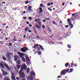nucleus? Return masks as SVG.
<instances>
[{"label": "nucleus", "instance_id": "nucleus-1", "mask_svg": "<svg viewBox=\"0 0 80 80\" xmlns=\"http://www.w3.org/2000/svg\"><path fill=\"white\" fill-rule=\"evenodd\" d=\"M27 67L25 63H23L22 65V66L21 70L19 72V75H20L21 73H22V72L23 71V69L25 70H26V69H27Z\"/></svg>", "mask_w": 80, "mask_h": 80}, {"label": "nucleus", "instance_id": "nucleus-2", "mask_svg": "<svg viewBox=\"0 0 80 80\" xmlns=\"http://www.w3.org/2000/svg\"><path fill=\"white\" fill-rule=\"evenodd\" d=\"M19 58H19V57L18 56L16 55L14 57V60L15 61H17V63L18 65H19V64H20L21 62L20 61V60L18 61L19 60Z\"/></svg>", "mask_w": 80, "mask_h": 80}, {"label": "nucleus", "instance_id": "nucleus-3", "mask_svg": "<svg viewBox=\"0 0 80 80\" xmlns=\"http://www.w3.org/2000/svg\"><path fill=\"white\" fill-rule=\"evenodd\" d=\"M31 76V77L28 76V80H33V77L32 76H35V72L33 71H31L30 72Z\"/></svg>", "mask_w": 80, "mask_h": 80}, {"label": "nucleus", "instance_id": "nucleus-4", "mask_svg": "<svg viewBox=\"0 0 80 80\" xmlns=\"http://www.w3.org/2000/svg\"><path fill=\"white\" fill-rule=\"evenodd\" d=\"M26 50H28V49L26 47H24L21 49V51L23 53L25 52Z\"/></svg>", "mask_w": 80, "mask_h": 80}, {"label": "nucleus", "instance_id": "nucleus-5", "mask_svg": "<svg viewBox=\"0 0 80 80\" xmlns=\"http://www.w3.org/2000/svg\"><path fill=\"white\" fill-rule=\"evenodd\" d=\"M3 64L8 70H10V67H9L8 64L5 63V62H3Z\"/></svg>", "mask_w": 80, "mask_h": 80}, {"label": "nucleus", "instance_id": "nucleus-6", "mask_svg": "<svg viewBox=\"0 0 80 80\" xmlns=\"http://www.w3.org/2000/svg\"><path fill=\"white\" fill-rule=\"evenodd\" d=\"M1 70L2 72V73L4 76H5L6 75H7V74H8L7 72L6 71H5L3 69H1Z\"/></svg>", "mask_w": 80, "mask_h": 80}, {"label": "nucleus", "instance_id": "nucleus-7", "mask_svg": "<svg viewBox=\"0 0 80 80\" xmlns=\"http://www.w3.org/2000/svg\"><path fill=\"white\" fill-rule=\"evenodd\" d=\"M11 78L12 80H15V73H11Z\"/></svg>", "mask_w": 80, "mask_h": 80}, {"label": "nucleus", "instance_id": "nucleus-8", "mask_svg": "<svg viewBox=\"0 0 80 80\" xmlns=\"http://www.w3.org/2000/svg\"><path fill=\"white\" fill-rule=\"evenodd\" d=\"M18 55H19V56L21 58H23V55H24V53L18 52Z\"/></svg>", "mask_w": 80, "mask_h": 80}, {"label": "nucleus", "instance_id": "nucleus-9", "mask_svg": "<svg viewBox=\"0 0 80 80\" xmlns=\"http://www.w3.org/2000/svg\"><path fill=\"white\" fill-rule=\"evenodd\" d=\"M6 56L8 58V60H10V53L8 52H7Z\"/></svg>", "mask_w": 80, "mask_h": 80}, {"label": "nucleus", "instance_id": "nucleus-10", "mask_svg": "<svg viewBox=\"0 0 80 80\" xmlns=\"http://www.w3.org/2000/svg\"><path fill=\"white\" fill-rule=\"evenodd\" d=\"M20 76L21 78H23V77H25V74H24V73L23 72H22L21 73Z\"/></svg>", "mask_w": 80, "mask_h": 80}, {"label": "nucleus", "instance_id": "nucleus-11", "mask_svg": "<svg viewBox=\"0 0 80 80\" xmlns=\"http://www.w3.org/2000/svg\"><path fill=\"white\" fill-rule=\"evenodd\" d=\"M25 57L27 62H30V58H29L27 56H26Z\"/></svg>", "mask_w": 80, "mask_h": 80}, {"label": "nucleus", "instance_id": "nucleus-12", "mask_svg": "<svg viewBox=\"0 0 80 80\" xmlns=\"http://www.w3.org/2000/svg\"><path fill=\"white\" fill-rule=\"evenodd\" d=\"M65 72H66V71L65 70L62 71L61 73V75L62 74L63 75H64L65 74Z\"/></svg>", "mask_w": 80, "mask_h": 80}, {"label": "nucleus", "instance_id": "nucleus-13", "mask_svg": "<svg viewBox=\"0 0 80 80\" xmlns=\"http://www.w3.org/2000/svg\"><path fill=\"white\" fill-rule=\"evenodd\" d=\"M35 27H36V28H38V29L39 30H40V26H38V25L36 24L35 25Z\"/></svg>", "mask_w": 80, "mask_h": 80}, {"label": "nucleus", "instance_id": "nucleus-14", "mask_svg": "<svg viewBox=\"0 0 80 80\" xmlns=\"http://www.w3.org/2000/svg\"><path fill=\"white\" fill-rule=\"evenodd\" d=\"M0 66L2 67V68L5 69V66H4V65H3L2 63H0Z\"/></svg>", "mask_w": 80, "mask_h": 80}, {"label": "nucleus", "instance_id": "nucleus-15", "mask_svg": "<svg viewBox=\"0 0 80 80\" xmlns=\"http://www.w3.org/2000/svg\"><path fill=\"white\" fill-rule=\"evenodd\" d=\"M38 24H39V26H40V27H42V22L41 21H38Z\"/></svg>", "mask_w": 80, "mask_h": 80}, {"label": "nucleus", "instance_id": "nucleus-16", "mask_svg": "<svg viewBox=\"0 0 80 80\" xmlns=\"http://www.w3.org/2000/svg\"><path fill=\"white\" fill-rule=\"evenodd\" d=\"M69 25L71 26V28H73V24H71V22H69Z\"/></svg>", "mask_w": 80, "mask_h": 80}, {"label": "nucleus", "instance_id": "nucleus-17", "mask_svg": "<svg viewBox=\"0 0 80 80\" xmlns=\"http://www.w3.org/2000/svg\"><path fill=\"white\" fill-rule=\"evenodd\" d=\"M39 47L41 48V49L42 50V51H44V49L43 48V47L42 46L39 45Z\"/></svg>", "mask_w": 80, "mask_h": 80}, {"label": "nucleus", "instance_id": "nucleus-18", "mask_svg": "<svg viewBox=\"0 0 80 80\" xmlns=\"http://www.w3.org/2000/svg\"><path fill=\"white\" fill-rule=\"evenodd\" d=\"M28 28L27 27L25 29V31L26 32H27V31H28Z\"/></svg>", "mask_w": 80, "mask_h": 80}, {"label": "nucleus", "instance_id": "nucleus-19", "mask_svg": "<svg viewBox=\"0 0 80 80\" xmlns=\"http://www.w3.org/2000/svg\"><path fill=\"white\" fill-rule=\"evenodd\" d=\"M70 65V63H69L68 62H67L65 66L66 67H67L68 66V65Z\"/></svg>", "mask_w": 80, "mask_h": 80}, {"label": "nucleus", "instance_id": "nucleus-20", "mask_svg": "<svg viewBox=\"0 0 80 80\" xmlns=\"http://www.w3.org/2000/svg\"><path fill=\"white\" fill-rule=\"evenodd\" d=\"M27 72L28 73H29L30 72V69L29 68H28Z\"/></svg>", "mask_w": 80, "mask_h": 80}, {"label": "nucleus", "instance_id": "nucleus-21", "mask_svg": "<svg viewBox=\"0 0 80 80\" xmlns=\"http://www.w3.org/2000/svg\"><path fill=\"white\" fill-rule=\"evenodd\" d=\"M28 9L30 10V11H32V7L31 6H29L28 7Z\"/></svg>", "mask_w": 80, "mask_h": 80}, {"label": "nucleus", "instance_id": "nucleus-22", "mask_svg": "<svg viewBox=\"0 0 80 80\" xmlns=\"http://www.w3.org/2000/svg\"><path fill=\"white\" fill-rule=\"evenodd\" d=\"M39 9L40 12H43V10H42V8H39Z\"/></svg>", "mask_w": 80, "mask_h": 80}, {"label": "nucleus", "instance_id": "nucleus-23", "mask_svg": "<svg viewBox=\"0 0 80 80\" xmlns=\"http://www.w3.org/2000/svg\"><path fill=\"white\" fill-rule=\"evenodd\" d=\"M2 58L3 60H5V61H6V60H7V59H6V58H5V57L4 56H3L2 57Z\"/></svg>", "mask_w": 80, "mask_h": 80}, {"label": "nucleus", "instance_id": "nucleus-24", "mask_svg": "<svg viewBox=\"0 0 80 80\" xmlns=\"http://www.w3.org/2000/svg\"><path fill=\"white\" fill-rule=\"evenodd\" d=\"M22 60L24 62H25V58L24 57H23L22 58Z\"/></svg>", "mask_w": 80, "mask_h": 80}, {"label": "nucleus", "instance_id": "nucleus-25", "mask_svg": "<svg viewBox=\"0 0 80 80\" xmlns=\"http://www.w3.org/2000/svg\"><path fill=\"white\" fill-rule=\"evenodd\" d=\"M40 7H44V5L42 3H41L40 5Z\"/></svg>", "mask_w": 80, "mask_h": 80}, {"label": "nucleus", "instance_id": "nucleus-26", "mask_svg": "<svg viewBox=\"0 0 80 80\" xmlns=\"http://www.w3.org/2000/svg\"><path fill=\"white\" fill-rule=\"evenodd\" d=\"M12 46V43L11 42H9L8 45V47H11Z\"/></svg>", "mask_w": 80, "mask_h": 80}, {"label": "nucleus", "instance_id": "nucleus-27", "mask_svg": "<svg viewBox=\"0 0 80 80\" xmlns=\"http://www.w3.org/2000/svg\"><path fill=\"white\" fill-rule=\"evenodd\" d=\"M38 44H37L36 46H34V48H35V49H36V47H38Z\"/></svg>", "mask_w": 80, "mask_h": 80}, {"label": "nucleus", "instance_id": "nucleus-28", "mask_svg": "<svg viewBox=\"0 0 80 80\" xmlns=\"http://www.w3.org/2000/svg\"><path fill=\"white\" fill-rule=\"evenodd\" d=\"M30 20H32V17H30L28 18Z\"/></svg>", "mask_w": 80, "mask_h": 80}, {"label": "nucleus", "instance_id": "nucleus-29", "mask_svg": "<svg viewBox=\"0 0 80 80\" xmlns=\"http://www.w3.org/2000/svg\"><path fill=\"white\" fill-rule=\"evenodd\" d=\"M42 28H43V29H45V25H42Z\"/></svg>", "mask_w": 80, "mask_h": 80}, {"label": "nucleus", "instance_id": "nucleus-30", "mask_svg": "<svg viewBox=\"0 0 80 80\" xmlns=\"http://www.w3.org/2000/svg\"><path fill=\"white\" fill-rule=\"evenodd\" d=\"M17 67L18 68H20V66L19 65H17Z\"/></svg>", "mask_w": 80, "mask_h": 80}, {"label": "nucleus", "instance_id": "nucleus-31", "mask_svg": "<svg viewBox=\"0 0 80 80\" xmlns=\"http://www.w3.org/2000/svg\"><path fill=\"white\" fill-rule=\"evenodd\" d=\"M4 80H10L9 78H4Z\"/></svg>", "mask_w": 80, "mask_h": 80}, {"label": "nucleus", "instance_id": "nucleus-32", "mask_svg": "<svg viewBox=\"0 0 80 80\" xmlns=\"http://www.w3.org/2000/svg\"><path fill=\"white\" fill-rule=\"evenodd\" d=\"M73 70V69H71L70 70L69 72H72Z\"/></svg>", "mask_w": 80, "mask_h": 80}, {"label": "nucleus", "instance_id": "nucleus-33", "mask_svg": "<svg viewBox=\"0 0 80 80\" xmlns=\"http://www.w3.org/2000/svg\"><path fill=\"white\" fill-rule=\"evenodd\" d=\"M36 37L37 39H40V37L38 36H36Z\"/></svg>", "mask_w": 80, "mask_h": 80}, {"label": "nucleus", "instance_id": "nucleus-34", "mask_svg": "<svg viewBox=\"0 0 80 80\" xmlns=\"http://www.w3.org/2000/svg\"><path fill=\"white\" fill-rule=\"evenodd\" d=\"M14 38H13V40L14 41H17V40H16V38L15 37H14Z\"/></svg>", "mask_w": 80, "mask_h": 80}, {"label": "nucleus", "instance_id": "nucleus-35", "mask_svg": "<svg viewBox=\"0 0 80 80\" xmlns=\"http://www.w3.org/2000/svg\"><path fill=\"white\" fill-rule=\"evenodd\" d=\"M36 48H37V50H40V47H36Z\"/></svg>", "mask_w": 80, "mask_h": 80}, {"label": "nucleus", "instance_id": "nucleus-36", "mask_svg": "<svg viewBox=\"0 0 80 80\" xmlns=\"http://www.w3.org/2000/svg\"><path fill=\"white\" fill-rule=\"evenodd\" d=\"M68 47L69 48H71V46H70V45H68Z\"/></svg>", "mask_w": 80, "mask_h": 80}, {"label": "nucleus", "instance_id": "nucleus-37", "mask_svg": "<svg viewBox=\"0 0 80 80\" xmlns=\"http://www.w3.org/2000/svg\"><path fill=\"white\" fill-rule=\"evenodd\" d=\"M0 43L1 44H3V42L2 41H0Z\"/></svg>", "mask_w": 80, "mask_h": 80}, {"label": "nucleus", "instance_id": "nucleus-38", "mask_svg": "<svg viewBox=\"0 0 80 80\" xmlns=\"http://www.w3.org/2000/svg\"><path fill=\"white\" fill-rule=\"evenodd\" d=\"M68 22H71V21L70 19H68Z\"/></svg>", "mask_w": 80, "mask_h": 80}, {"label": "nucleus", "instance_id": "nucleus-39", "mask_svg": "<svg viewBox=\"0 0 80 80\" xmlns=\"http://www.w3.org/2000/svg\"><path fill=\"white\" fill-rule=\"evenodd\" d=\"M72 15H73V17L74 16H75V13H72Z\"/></svg>", "mask_w": 80, "mask_h": 80}, {"label": "nucleus", "instance_id": "nucleus-40", "mask_svg": "<svg viewBox=\"0 0 80 80\" xmlns=\"http://www.w3.org/2000/svg\"><path fill=\"white\" fill-rule=\"evenodd\" d=\"M16 78L17 80H19V78H18V77H16Z\"/></svg>", "mask_w": 80, "mask_h": 80}, {"label": "nucleus", "instance_id": "nucleus-41", "mask_svg": "<svg viewBox=\"0 0 80 80\" xmlns=\"http://www.w3.org/2000/svg\"><path fill=\"white\" fill-rule=\"evenodd\" d=\"M28 1H26V4H28Z\"/></svg>", "mask_w": 80, "mask_h": 80}, {"label": "nucleus", "instance_id": "nucleus-42", "mask_svg": "<svg viewBox=\"0 0 80 80\" xmlns=\"http://www.w3.org/2000/svg\"><path fill=\"white\" fill-rule=\"evenodd\" d=\"M48 10H50V11H51V12H52V9L49 8H48Z\"/></svg>", "mask_w": 80, "mask_h": 80}, {"label": "nucleus", "instance_id": "nucleus-43", "mask_svg": "<svg viewBox=\"0 0 80 80\" xmlns=\"http://www.w3.org/2000/svg\"><path fill=\"white\" fill-rule=\"evenodd\" d=\"M42 22H46V20H45V19H43L42 20Z\"/></svg>", "mask_w": 80, "mask_h": 80}, {"label": "nucleus", "instance_id": "nucleus-44", "mask_svg": "<svg viewBox=\"0 0 80 80\" xmlns=\"http://www.w3.org/2000/svg\"><path fill=\"white\" fill-rule=\"evenodd\" d=\"M32 26V25L31 24H30L29 25V27H31Z\"/></svg>", "mask_w": 80, "mask_h": 80}, {"label": "nucleus", "instance_id": "nucleus-45", "mask_svg": "<svg viewBox=\"0 0 80 80\" xmlns=\"http://www.w3.org/2000/svg\"><path fill=\"white\" fill-rule=\"evenodd\" d=\"M28 31L30 33H31V32H32V30H29Z\"/></svg>", "mask_w": 80, "mask_h": 80}, {"label": "nucleus", "instance_id": "nucleus-46", "mask_svg": "<svg viewBox=\"0 0 80 80\" xmlns=\"http://www.w3.org/2000/svg\"><path fill=\"white\" fill-rule=\"evenodd\" d=\"M62 76H58V78H61Z\"/></svg>", "mask_w": 80, "mask_h": 80}, {"label": "nucleus", "instance_id": "nucleus-47", "mask_svg": "<svg viewBox=\"0 0 80 80\" xmlns=\"http://www.w3.org/2000/svg\"><path fill=\"white\" fill-rule=\"evenodd\" d=\"M65 27H66V28H68V26L66 25V26H65Z\"/></svg>", "mask_w": 80, "mask_h": 80}, {"label": "nucleus", "instance_id": "nucleus-48", "mask_svg": "<svg viewBox=\"0 0 80 80\" xmlns=\"http://www.w3.org/2000/svg\"><path fill=\"white\" fill-rule=\"evenodd\" d=\"M40 54H41V52H38V55H40Z\"/></svg>", "mask_w": 80, "mask_h": 80}, {"label": "nucleus", "instance_id": "nucleus-49", "mask_svg": "<svg viewBox=\"0 0 80 80\" xmlns=\"http://www.w3.org/2000/svg\"><path fill=\"white\" fill-rule=\"evenodd\" d=\"M47 5H48V6H50V4L49 3H48L47 4Z\"/></svg>", "mask_w": 80, "mask_h": 80}, {"label": "nucleus", "instance_id": "nucleus-50", "mask_svg": "<svg viewBox=\"0 0 80 80\" xmlns=\"http://www.w3.org/2000/svg\"><path fill=\"white\" fill-rule=\"evenodd\" d=\"M68 71H69V69H67V70H66V72H68Z\"/></svg>", "mask_w": 80, "mask_h": 80}, {"label": "nucleus", "instance_id": "nucleus-51", "mask_svg": "<svg viewBox=\"0 0 80 80\" xmlns=\"http://www.w3.org/2000/svg\"><path fill=\"white\" fill-rule=\"evenodd\" d=\"M26 23H27V24H28H28H29V22H28V21H27V22H26Z\"/></svg>", "mask_w": 80, "mask_h": 80}, {"label": "nucleus", "instance_id": "nucleus-52", "mask_svg": "<svg viewBox=\"0 0 80 80\" xmlns=\"http://www.w3.org/2000/svg\"><path fill=\"white\" fill-rule=\"evenodd\" d=\"M2 3H3V4H5L6 3V2H2Z\"/></svg>", "mask_w": 80, "mask_h": 80}, {"label": "nucleus", "instance_id": "nucleus-53", "mask_svg": "<svg viewBox=\"0 0 80 80\" xmlns=\"http://www.w3.org/2000/svg\"><path fill=\"white\" fill-rule=\"evenodd\" d=\"M25 37H26V35H24V36L23 37V38H25Z\"/></svg>", "mask_w": 80, "mask_h": 80}, {"label": "nucleus", "instance_id": "nucleus-54", "mask_svg": "<svg viewBox=\"0 0 80 80\" xmlns=\"http://www.w3.org/2000/svg\"><path fill=\"white\" fill-rule=\"evenodd\" d=\"M25 13H26V11H24L23 12V13H24V14H25Z\"/></svg>", "mask_w": 80, "mask_h": 80}, {"label": "nucleus", "instance_id": "nucleus-55", "mask_svg": "<svg viewBox=\"0 0 80 80\" xmlns=\"http://www.w3.org/2000/svg\"><path fill=\"white\" fill-rule=\"evenodd\" d=\"M50 4H51V5H53V2H51L50 3Z\"/></svg>", "mask_w": 80, "mask_h": 80}, {"label": "nucleus", "instance_id": "nucleus-56", "mask_svg": "<svg viewBox=\"0 0 80 80\" xmlns=\"http://www.w3.org/2000/svg\"><path fill=\"white\" fill-rule=\"evenodd\" d=\"M35 22H37V21H38V19H35Z\"/></svg>", "mask_w": 80, "mask_h": 80}, {"label": "nucleus", "instance_id": "nucleus-57", "mask_svg": "<svg viewBox=\"0 0 80 80\" xmlns=\"http://www.w3.org/2000/svg\"><path fill=\"white\" fill-rule=\"evenodd\" d=\"M34 31L35 32L36 34H37V32H36V31H35V30H34Z\"/></svg>", "mask_w": 80, "mask_h": 80}, {"label": "nucleus", "instance_id": "nucleus-58", "mask_svg": "<svg viewBox=\"0 0 80 80\" xmlns=\"http://www.w3.org/2000/svg\"><path fill=\"white\" fill-rule=\"evenodd\" d=\"M74 66L75 67H76V66H77V64H74Z\"/></svg>", "mask_w": 80, "mask_h": 80}, {"label": "nucleus", "instance_id": "nucleus-59", "mask_svg": "<svg viewBox=\"0 0 80 80\" xmlns=\"http://www.w3.org/2000/svg\"><path fill=\"white\" fill-rule=\"evenodd\" d=\"M23 19H27V17H25L24 18H23Z\"/></svg>", "mask_w": 80, "mask_h": 80}, {"label": "nucleus", "instance_id": "nucleus-60", "mask_svg": "<svg viewBox=\"0 0 80 80\" xmlns=\"http://www.w3.org/2000/svg\"><path fill=\"white\" fill-rule=\"evenodd\" d=\"M51 43H52V44H54V42H53V41H51Z\"/></svg>", "mask_w": 80, "mask_h": 80}, {"label": "nucleus", "instance_id": "nucleus-61", "mask_svg": "<svg viewBox=\"0 0 80 80\" xmlns=\"http://www.w3.org/2000/svg\"><path fill=\"white\" fill-rule=\"evenodd\" d=\"M65 5V3L63 2L62 4V5Z\"/></svg>", "mask_w": 80, "mask_h": 80}, {"label": "nucleus", "instance_id": "nucleus-62", "mask_svg": "<svg viewBox=\"0 0 80 80\" xmlns=\"http://www.w3.org/2000/svg\"><path fill=\"white\" fill-rule=\"evenodd\" d=\"M22 80H25V78H23Z\"/></svg>", "mask_w": 80, "mask_h": 80}, {"label": "nucleus", "instance_id": "nucleus-63", "mask_svg": "<svg viewBox=\"0 0 80 80\" xmlns=\"http://www.w3.org/2000/svg\"><path fill=\"white\" fill-rule=\"evenodd\" d=\"M37 20H39V21H40V19H39V18H38L37 19Z\"/></svg>", "mask_w": 80, "mask_h": 80}, {"label": "nucleus", "instance_id": "nucleus-64", "mask_svg": "<svg viewBox=\"0 0 80 80\" xmlns=\"http://www.w3.org/2000/svg\"><path fill=\"white\" fill-rule=\"evenodd\" d=\"M8 26H7L6 28H8Z\"/></svg>", "mask_w": 80, "mask_h": 80}]
</instances>
